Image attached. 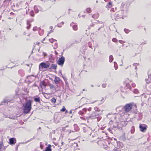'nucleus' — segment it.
Masks as SVG:
<instances>
[{
	"label": "nucleus",
	"mask_w": 151,
	"mask_h": 151,
	"mask_svg": "<svg viewBox=\"0 0 151 151\" xmlns=\"http://www.w3.org/2000/svg\"><path fill=\"white\" fill-rule=\"evenodd\" d=\"M23 109L25 113H28L31 110L32 108V101L29 100L23 105Z\"/></svg>",
	"instance_id": "nucleus-1"
},
{
	"label": "nucleus",
	"mask_w": 151,
	"mask_h": 151,
	"mask_svg": "<svg viewBox=\"0 0 151 151\" xmlns=\"http://www.w3.org/2000/svg\"><path fill=\"white\" fill-rule=\"evenodd\" d=\"M51 61H48L45 62L41 63L39 65V70L40 71L43 70V68L47 69L49 67Z\"/></svg>",
	"instance_id": "nucleus-2"
},
{
	"label": "nucleus",
	"mask_w": 151,
	"mask_h": 151,
	"mask_svg": "<svg viewBox=\"0 0 151 151\" xmlns=\"http://www.w3.org/2000/svg\"><path fill=\"white\" fill-rule=\"evenodd\" d=\"M65 61V58L64 56H62L59 58L57 61V63L59 65L62 66L64 64Z\"/></svg>",
	"instance_id": "nucleus-3"
},
{
	"label": "nucleus",
	"mask_w": 151,
	"mask_h": 151,
	"mask_svg": "<svg viewBox=\"0 0 151 151\" xmlns=\"http://www.w3.org/2000/svg\"><path fill=\"white\" fill-rule=\"evenodd\" d=\"M132 105L131 104H127L124 107V111L126 112L129 111L132 109Z\"/></svg>",
	"instance_id": "nucleus-4"
},
{
	"label": "nucleus",
	"mask_w": 151,
	"mask_h": 151,
	"mask_svg": "<svg viewBox=\"0 0 151 151\" xmlns=\"http://www.w3.org/2000/svg\"><path fill=\"white\" fill-rule=\"evenodd\" d=\"M147 126L145 124H142L139 125V128L140 131L142 132H145L146 130Z\"/></svg>",
	"instance_id": "nucleus-5"
},
{
	"label": "nucleus",
	"mask_w": 151,
	"mask_h": 151,
	"mask_svg": "<svg viewBox=\"0 0 151 151\" xmlns=\"http://www.w3.org/2000/svg\"><path fill=\"white\" fill-rule=\"evenodd\" d=\"M146 88L147 91H151V82L147 81L146 84Z\"/></svg>",
	"instance_id": "nucleus-6"
},
{
	"label": "nucleus",
	"mask_w": 151,
	"mask_h": 151,
	"mask_svg": "<svg viewBox=\"0 0 151 151\" xmlns=\"http://www.w3.org/2000/svg\"><path fill=\"white\" fill-rule=\"evenodd\" d=\"M124 11L123 10H121L119 12V13L117 14L116 16V19L121 18H123L122 17L123 16Z\"/></svg>",
	"instance_id": "nucleus-7"
},
{
	"label": "nucleus",
	"mask_w": 151,
	"mask_h": 151,
	"mask_svg": "<svg viewBox=\"0 0 151 151\" xmlns=\"http://www.w3.org/2000/svg\"><path fill=\"white\" fill-rule=\"evenodd\" d=\"M9 143L11 145L14 144L16 142V139L14 138H11L9 139Z\"/></svg>",
	"instance_id": "nucleus-8"
},
{
	"label": "nucleus",
	"mask_w": 151,
	"mask_h": 151,
	"mask_svg": "<svg viewBox=\"0 0 151 151\" xmlns=\"http://www.w3.org/2000/svg\"><path fill=\"white\" fill-rule=\"evenodd\" d=\"M34 101L40 103V98L39 96H36L34 98Z\"/></svg>",
	"instance_id": "nucleus-9"
},
{
	"label": "nucleus",
	"mask_w": 151,
	"mask_h": 151,
	"mask_svg": "<svg viewBox=\"0 0 151 151\" xmlns=\"http://www.w3.org/2000/svg\"><path fill=\"white\" fill-rule=\"evenodd\" d=\"M54 81L55 83L56 84H58L60 81V79L59 77L55 76Z\"/></svg>",
	"instance_id": "nucleus-10"
},
{
	"label": "nucleus",
	"mask_w": 151,
	"mask_h": 151,
	"mask_svg": "<svg viewBox=\"0 0 151 151\" xmlns=\"http://www.w3.org/2000/svg\"><path fill=\"white\" fill-rule=\"evenodd\" d=\"M57 65L55 64H52L51 67L50 68V69H52L54 70H56L57 69Z\"/></svg>",
	"instance_id": "nucleus-11"
},
{
	"label": "nucleus",
	"mask_w": 151,
	"mask_h": 151,
	"mask_svg": "<svg viewBox=\"0 0 151 151\" xmlns=\"http://www.w3.org/2000/svg\"><path fill=\"white\" fill-rule=\"evenodd\" d=\"M51 147V145H49L46 148L45 151H52Z\"/></svg>",
	"instance_id": "nucleus-12"
},
{
	"label": "nucleus",
	"mask_w": 151,
	"mask_h": 151,
	"mask_svg": "<svg viewBox=\"0 0 151 151\" xmlns=\"http://www.w3.org/2000/svg\"><path fill=\"white\" fill-rule=\"evenodd\" d=\"M148 78L146 79H145L146 82L147 81L149 82L150 81H151V74H148Z\"/></svg>",
	"instance_id": "nucleus-13"
},
{
	"label": "nucleus",
	"mask_w": 151,
	"mask_h": 151,
	"mask_svg": "<svg viewBox=\"0 0 151 151\" xmlns=\"http://www.w3.org/2000/svg\"><path fill=\"white\" fill-rule=\"evenodd\" d=\"M99 16V13H97L96 14H94L92 16V17L93 18L95 19H96L98 18Z\"/></svg>",
	"instance_id": "nucleus-14"
},
{
	"label": "nucleus",
	"mask_w": 151,
	"mask_h": 151,
	"mask_svg": "<svg viewBox=\"0 0 151 151\" xmlns=\"http://www.w3.org/2000/svg\"><path fill=\"white\" fill-rule=\"evenodd\" d=\"M32 22V21H31L30 20H28L27 22V24L28 25V26L27 27V29H29L30 28V27L31 26V24H30V23Z\"/></svg>",
	"instance_id": "nucleus-15"
},
{
	"label": "nucleus",
	"mask_w": 151,
	"mask_h": 151,
	"mask_svg": "<svg viewBox=\"0 0 151 151\" xmlns=\"http://www.w3.org/2000/svg\"><path fill=\"white\" fill-rule=\"evenodd\" d=\"M47 85V83L44 81H42L41 82L40 84V86L41 87L42 86H46Z\"/></svg>",
	"instance_id": "nucleus-16"
},
{
	"label": "nucleus",
	"mask_w": 151,
	"mask_h": 151,
	"mask_svg": "<svg viewBox=\"0 0 151 151\" xmlns=\"http://www.w3.org/2000/svg\"><path fill=\"white\" fill-rule=\"evenodd\" d=\"M11 1V0H5L4 2V4H7V5H9V3Z\"/></svg>",
	"instance_id": "nucleus-17"
},
{
	"label": "nucleus",
	"mask_w": 151,
	"mask_h": 151,
	"mask_svg": "<svg viewBox=\"0 0 151 151\" xmlns=\"http://www.w3.org/2000/svg\"><path fill=\"white\" fill-rule=\"evenodd\" d=\"M86 12L87 13H90L92 11L91 9L90 8H87L86 9Z\"/></svg>",
	"instance_id": "nucleus-18"
},
{
	"label": "nucleus",
	"mask_w": 151,
	"mask_h": 151,
	"mask_svg": "<svg viewBox=\"0 0 151 151\" xmlns=\"http://www.w3.org/2000/svg\"><path fill=\"white\" fill-rule=\"evenodd\" d=\"M34 9L35 10V12L36 13H38L39 12V10L37 6H34Z\"/></svg>",
	"instance_id": "nucleus-19"
},
{
	"label": "nucleus",
	"mask_w": 151,
	"mask_h": 151,
	"mask_svg": "<svg viewBox=\"0 0 151 151\" xmlns=\"http://www.w3.org/2000/svg\"><path fill=\"white\" fill-rule=\"evenodd\" d=\"M114 59L113 56L112 55H110L109 57V61L110 62H111Z\"/></svg>",
	"instance_id": "nucleus-20"
},
{
	"label": "nucleus",
	"mask_w": 151,
	"mask_h": 151,
	"mask_svg": "<svg viewBox=\"0 0 151 151\" xmlns=\"http://www.w3.org/2000/svg\"><path fill=\"white\" fill-rule=\"evenodd\" d=\"M135 130L134 127H132L130 130L131 133L132 134L134 133V132Z\"/></svg>",
	"instance_id": "nucleus-21"
},
{
	"label": "nucleus",
	"mask_w": 151,
	"mask_h": 151,
	"mask_svg": "<svg viewBox=\"0 0 151 151\" xmlns=\"http://www.w3.org/2000/svg\"><path fill=\"white\" fill-rule=\"evenodd\" d=\"M4 146V144L3 142L1 141L0 142V151H1V148Z\"/></svg>",
	"instance_id": "nucleus-22"
},
{
	"label": "nucleus",
	"mask_w": 151,
	"mask_h": 151,
	"mask_svg": "<svg viewBox=\"0 0 151 151\" xmlns=\"http://www.w3.org/2000/svg\"><path fill=\"white\" fill-rule=\"evenodd\" d=\"M73 29L75 30H77L78 29L77 26L76 25H74L73 27Z\"/></svg>",
	"instance_id": "nucleus-23"
},
{
	"label": "nucleus",
	"mask_w": 151,
	"mask_h": 151,
	"mask_svg": "<svg viewBox=\"0 0 151 151\" xmlns=\"http://www.w3.org/2000/svg\"><path fill=\"white\" fill-rule=\"evenodd\" d=\"M133 92L135 93H138L139 92V91L136 89H135L134 90Z\"/></svg>",
	"instance_id": "nucleus-24"
},
{
	"label": "nucleus",
	"mask_w": 151,
	"mask_h": 151,
	"mask_svg": "<svg viewBox=\"0 0 151 151\" xmlns=\"http://www.w3.org/2000/svg\"><path fill=\"white\" fill-rule=\"evenodd\" d=\"M94 25V24L93 23H91L88 27V29H90L92 27H93Z\"/></svg>",
	"instance_id": "nucleus-25"
},
{
	"label": "nucleus",
	"mask_w": 151,
	"mask_h": 151,
	"mask_svg": "<svg viewBox=\"0 0 151 151\" xmlns=\"http://www.w3.org/2000/svg\"><path fill=\"white\" fill-rule=\"evenodd\" d=\"M78 114L80 115L83 116L84 114V113L83 111H79Z\"/></svg>",
	"instance_id": "nucleus-26"
},
{
	"label": "nucleus",
	"mask_w": 151,
	"mask_h": 151,
	"mask_svg": "<svg viewBox=\"0 0 151 151\" xmlns=\"http://www.w3.org/2000/svg\"><path fill=\"white\" fill-rule=\"evenodd\" d=\"M30 15L32 17L34 16V13L33 11L32 10L30 12Z\"/></svg>",
	"instance_id": "nucleus-27"
},
{
	"label": "nucleus",
	"mask_w": 151,
	"mask_h": 151,
	"mask_svg": "<svg viewBox=\"0 0 151 151\" xmlns=\"http://www.w3.org/2000/svg\"><path fill=\"white\" fill-rule=\"evenodd\" d=\"M51 101L52 103H55L56 101V100L55 98H53L51 99Z\"/></svg>",
	"instance_id": "nucleus-28"
},
{
	"label": "nucleus",
	"mask_w": 151,
	"mask_h": 151,
	"mask_svg": "<svg viewBox=\"0 0 151 151\" xmlns=\"http://www.w3.org/2000/svg\"><path fill=\"white\" fill-rule=\"evenodd\" d=\"M49 41L51 43H52L54 41H56V40H55L53 38H52V39H50L49 40Z\"/></svg>",
	"instance_id": "nucleus-29"
},
{
	"label": "nucleus",
	"mask_w": 151,
	"mask_h": 151,
	"mask_svg": "<svg viewBox=\"0 0 151 151\" xmlns=\"http://www.w3.org/2000/svg\"><path fill=\"white\" fill-rule=\"evenodd\" d=\"M124 32L127 33H128L130 32V31L129 30L126 29H124Z\"/></svg>",
	"instance_id": "nucleus-30"
},
{
	"label": "nucleus",
	"mask_w": 151,
	"mask_h": 151,
	"mask_svg": "<svg viewBox=\"0 0 151 151\" xmlns=\"http://www.w3.org/2000/svg\"><path fill=\"white\" fill-rule=\"evenodd\" d=\"M139 65V64L138 63H134L133 64V65L134 66H135V69H136L137 68L136 67L137 66Z\"/></svg>",
	"instance_id": "nucleus-31"
},
{
	"label": "nucleus",
	"mask_w": 151,
	"mask_h": 151,
	"mask_svg": "<svg viewBox=\"0 0 151 151\" xmlns=\"http://www.w3.org/2000/svg\"><path fill=\"white\" fill-rule=\"evenodd\" d=\"M66 110L64 106H63L62 109L60 110V111L62 112H64Z\"/></svg>",
	"instance_id": "nucleus-32"
},
{
	"label": "nucleus",
	"mask_w": 151,
	"mask_h": 151,
	"mask_svg": "<svg viewBox=\"0 0 151 151\" xmlns=\"http://www.w3.org/2000/svg\"><path fill=\"white\" fill-rule=\"evenodd\" d=\"M106 83H103L102 85V87L103 88H105L106 87Z\"/></svg>",
	"instance_id": "nucleus-33"
},
{
	"label": "nucleus",
	"mask_w": 151,
	"mask_h": 151,
	"mask_svg": "<svg viewBox=\"0 0 151 151\" xmlns=\"http://www.w3.org/2000/svg\"><path fill=\"white\" fill-rule=\"evenodd\" d=\"M112 40L113 42H117V40L116 38H113L112 39Z\"/></svg>",
	"instance_id": "nucleus-34"
},
{
	"label": "nucleus",
	"mask_w": 151,
	"mask_h": 151,
	"mask_svg": "<svg viewBox=\"0 0 151 151\" xmlns=\"http://www.w3.org/2000/svg\"><path fill=\"white\" fill-rule=\"evenodd\" d=\"M119 42L122 44H123V43L125 42L124 41H123L122 40H119Z\"/></svg>",
	"instance_id": "nucleus-35"
},
{
	"label": "nucleus",
	"mask_w": 151,
	"mask_h": 151,
	"mask_svg": "<svg viewBox=\"0 0 151 151\" xmlns=\"http://www.w3.org/2000/svg\"><path fill=\"white\" fill-rule=\"evenodd\" d=\"M37 27H35L33 28V31H36L37 30Z\"/></svg>",
	"instance_id": "nucleus-36"
},
{
	"label": "nucleus",
	"mask_w": 151,
	"mask_h": 151,
	"mask_svg": "<svg viewBox=\"0 0 151 151\" xmlns=\"http://www.w3.org/2000/svg\"><path fill=\"white\" fill-rule=\"evenodd\" d=\"M6 102H7V103H8V101H7V100L6 99H4V100L3 101L2 103H6Z\"/></svg>",
	"instance_id": "nucleus-37"
},
{
	"label": "nucleus",
	"mask_w": 151,
	"mask_h": 151,
	"mask_svg": "<svg viewBox=\"0 0 151 151\" xmlns=\"http://www.w3.org/2000/svg\"><path fill=\"white\" fill-rule=\"evenodd\" d=\"M50 88L51 89H53L55 88V87L53 85H52L50 86Z\"/></svg>",
	"instance_id": "nucleus-38"
},
{
	"label": "nucleus",
	"mask_w": 151,
	"mask_h": 151,
	"mask_svg": "<svg viewBox=\"0 0 151 151\" xmlns=\"http://www.w3.org/2000/svg\"><path fill=\"white\" fill-rule=\"evenodd\" d=\"M87 110L86 108H84L83 109L82 111H83L84 113L86 112V111Z\"/></svg>",
	"instance_id": "nucleus-39"
},
{
	"label": "nucleus",
	"mask_w": 151,
	"mask_h": 151,
	"mask_svg": "<svg viewBox=\"0 0 151 151\" xmlns=\"http://www.w3.org/2000/svg\"><path fill=\"white\" fill-rule=\"evenodd\" d=\"M132 86L133 87H135L136 86L135 84L134 83H132Z\"/></svg>",
	"instance_id": "nucleus-40"
},
{
	"label": "nucleus",
	"mask_w": 151,
	"mask_h": 151,
	"mask_svg": "<svg viewBox=\"0 0 151 151\" xmlns=\"http://www.w3.org/2000/svg\"><path fill=\"white\" fill-rule=\"evenodd\" d=\"M58 27H62V25H61V24H58Z\"/></svg>",
	"instance_id": "nucleus-41"
},
{
	"label": "nucleus",
	"mask_w": 151,
	"mask_h": 151,
	"mask_svg": "<svg viewBox=\"0 0 151 151\" xmlns=\"http://www.w3.org/2000/svg\"><path fill=\"white\" fill-rule=\"evenodd\" d=\"M108 4L109 5V7H111V2H109V3H108Z\"/></svg>",
	"instance_id": "nucleus-42"
},
{
	"label": "nucleus",
	"mask_w": 151,
	"mask_h": 151,
	"mask_svg": "<svg viewBox=\"0 0 151 151\" xmlns=\"http://www.w3.org/2000/svg\"><path fill=\"white\" fill-rule=\"evenodd\" d=\"M111 12H114V8H112L111 10Z\"/></svg>",
	"instance_id": "nucleus-43"
},
{
	"label": "nucleus",
	"mask_w": 151,
	"mask_h": 151,
	"mask_svg": "<svg viewBox=\"0 0 151 151\" xmlns=\"http://www.w3.org/2000/svg\"><path fill=\"white\" fill-rule=\"evenodd\" d=\"M53 32V31H52V30H51L50 31V32H49V33H48V35H47V36L49 34H50L52 32Z\"/></svg>",
	"instance_id": "nucleus-44"
},
{
	"label": "nucleus",
	"mask_w": 151,
	"mask_h": 151,
	"mask_svg": "<svg viewBox=\"0 0 151 151\" xmlns=\"http://www.w3.org/2000/svg\"><path fill=\"white\" fill-rule=\"evenodd\" d=\"M81 38H80L79 40H78V42H76L77 43H79V42L81 40Z\"/></svg>",
	"instance_id": "nucleus-45"
},
{
	"label": "nucleus",
	"mask_w": 151,
	"mask_h": 151,
	"mask_svg": "<svg viewBox=\"0 0 151 151\" xmlns=\"http://www.w3.org/2000/svg\"><path fill=\"white\" fill-rule=\"evenodd\" d=\"M114 67H115V66L117 65V63L116 62H114Z\"/></svg>",
	"instance_id": "nucleus-46"
},
{
	"label": "nucleus",
	"mask_w": 151,
	"mask_h": 151,
	"mask_svg": "<svg viewBox=\"0 0 151 151\" xmlns=\"http://www.w3.org/2000/svg\"><path fill=\"white\" fill-rule=\"evenodd\" d=\"M97 22L99 23L103 24V22H100L99 21H97Z\"/></svg>",
	"instance_id": "nucleus-47"
},
{
	"label": "nucleus",
	"mask_w": 151,
	"mask_h": 151,
	"mask_svg": "<svg viewBox=\"0 0 151 151\" xmlns=\"http://www.w3.org/2000/svg\"><path fill=\"white\" fill-rule=\"evenodd\" d=\"M101 27H102V26H101V27H99V28L98 29V31L100 30V29L101 28Z\"/></svg>",
	"instance_id": "nucleus-48"
},
{
	"label": "nucleus",
	"mask_w": 151,
	"mask_h": 151,
	"mask_svg": "<svg viewBox=\"0 0 151 151\" xmlns=\"http://www.w3.org/2000/svg\"><path fill=\"white\" fill-rule=\"evenodd\" d=\"M60 24H62V25H63L64 24V22H62Z\"/></svg>",
	"instance_id": "nucleus-49"
},
{
	"label": "nucleus",
	"mask_w": 151,
	"mask_h": 151,
	"mask_svg": "<svg viewBox=\"0 0 151 151\" xmlns=\"http://www.w3.org/2000/svg\"><path fill=\"white\" fill-rule=\"evenodd\" d=\"M59 73H60V75H61L62 76V74L61 71H60L59 72Z\"/></svg>",
	"instance_id": "nucleus-50"
},
{
	"label": "nucleus",
	"mask_w": 151,
	"mask_h": 151,
	"mask_svg": "<svg viewBox=\"0 0 151 151\" xmlns=\"http://www.w3.org/2000/svg\"><path fill=\"white\" fill-rule=\"evenodd\" d=\"M72 110H70L69 112V113L70 114H72Z\"/></svg>",
	"instance_id": "nucleus-51"
},
{
	"label": "nucleus",
	"mask_w": 151,
	"mask_h": 151,
	"mask_svg": "<svg viewBox=\"0 0 151 151\" xmlns=\"http://www.w3.org/2000/svg\"><path fill=\"white\" fill-rule=\"evenodd\" d=\"M73 22H72V23H71L70 24V26H72L73 25Z\"/></svg>",
	"instance_id": "nucleus-52"
},
{
	"label": "nucleus",
	"mask_w": 151,
	"mask_h": 151,
	"mask_svg": "<svg viewBox=\"0 0 151 151\" xmlns=\"http://www.w3.org/2000/svg\"><path fill=\"white\" fill-rule=\"evenodd\" d=\"M65 111V114H66V113H67L68 112V110H66Z\"/></svg>",
	"instance_id": "nucleus-53"
},
{
	"label": "nucleus",
	"mask_w": 151,
	"mask_h": 151,
	"mask_svg": "<svg viewBox=\"0 0 151 151\" xmlns=\"http://www.w3.org/2000/svg\"><path fill=\"white\" fill-rule=\"evenodd\" d=\"M52 28H53V27H52V26H50V29H52Z\"/></svg>",
	"instance_id": "nucleus-54"
},
{
	"label": "nucleus",
	"mask_w": 151,
	"mask_h": 151,
	"mask_svg": "<svg viewBox=\"0 0 151 151\" xmlns=\"http://www.w3.org/2000/svg\"><path fill=\"white\" fill-rule=\"evenodd\" d=\"M117 68H118V67H115V69L116 70L117 69Z\"/></svg>",
	"instance_id": "nucleus-55"
},
{
	"label": "nucleus",
	"mask_w": 151,
	"mask_h": 151,
	"mask_svg": "<svg viewBox=\"0 0 151 151\" xmlns=\"http://www.w3.org/2000/svg\"><path fill=\"white\" fill-rule=\"evenodd\" d=\"M39 43H40L39 42H37L36 43V44L37 45H38Z\"/></svg>",
	"instance_id": "nucleus-56"
},
{
	"label": "nucleus",
	"mask_w": 151,
	"mask_h": 151,
	"mask_svg": "<svg viewBox=\"0 0 151 151\" xmlns=\"http://www.w3.org/2000/svg\"><path fill=\"white\" fill-rule=\"evenodd\" d=\"M97 107H95V109L96 110H97Z\"/></svg>",
	"instance_id": "nucleus-57"
},
{
	"label": "nucleus",
	"mask_w": 151,
	"mask_h": 151,
	"mask_svg": "<svg viewBox=\"0 0 151 151\" xmlns=\"http://www.w3.org/2000/svg\"><path fill=\"white\" fill-rule=\"evenodd\" d=\"M80 118H81V119H84V118H83V117H80Z\"/></svg>",
	"instance_id": "nucleus-58"
},
{
	"label": "nucleus",
	"mask_w": 151,
	"mask_h": 151,
	"mask_svg": "<svg viewBox=\"0 0 151 151\" xmlns=\"http://www.w3.org/2000/svg\"><path fill=\"white\" fill-rule=\"evenodd\" d=\"M129 68V66H127L126 68H125V69H127L128 68Z\"/></svg>",
	"instance_id": "nucleus-59"
},
{
	"label": "nucleus",
	"mask_w": 151,
	"mask_h": 151,
	"mask_svg": "<svg viewBox=\"0 0 151 151\" xmlns=\"http://www.w3.org/2000/svg\"><path fill=\"white\" fill-rule=\"evenodd\" d=\"M45 38H44L42 40V41H43L45 40Z\"/></svg>",
	"instance_id": "nucleus-60"
},
{
	"label": "nucleus",
	"mask_w": 151,
	"mask_h": 151,
	"mask_svg": "<svg viewBox=\"0 0 151 151\" xmlns=\"http://www.w3.org/2000/svg\"><path fill=\"white\" fill-rule=\"evenodd\" d=\"M37 29H38V30L40 29V27L37 28Z\"/></svg>",
	"instance_id": "nucleus-61"
},
{
	"label": "nucleus",
	"mask_w": 151,
	"mask_h": 151,
	"mask_svg": "<svg viewBox=\"0 0 151 151\" xmlns=\"http://www.w3.org/2000/svg\"><path fill=\"white\" fill-rule=\"evenodd\" d=\"M18 146H16V149H18Z\"/></svg>",
	"instance_id": "nucleus-62"
},
{
	"label": "nucleus",
	"mask_w": 151,
	"mask_h": 151,
	"mask_svg": "<svg viewBox=\"0 0 151 151\" xmlns=\"http://www.w3.org/2000/svg\"><path fill=\"white\" fill-rule=\"evenodd\" d=\"M10 14H14V13L12 12H11L10 13Z\"/></svg>",
	"instance_id": "nucleus-63"
},
{
	"label": "nucleus",
	"mask_w": 151,
	"mask_h": 151,
	"mask_svg": "<svg viewBox=\"0 0 151 151\" xmlns=\"http://www.w3.org/2000/svg\"><path fill=\"white\" fill-rule=\"evenodd\" d=\"M10 118L11 119H14V118H12L11 117H10Z\"/></svg>",
	"instance_id": "nucleus-64"
}]
</instances>
